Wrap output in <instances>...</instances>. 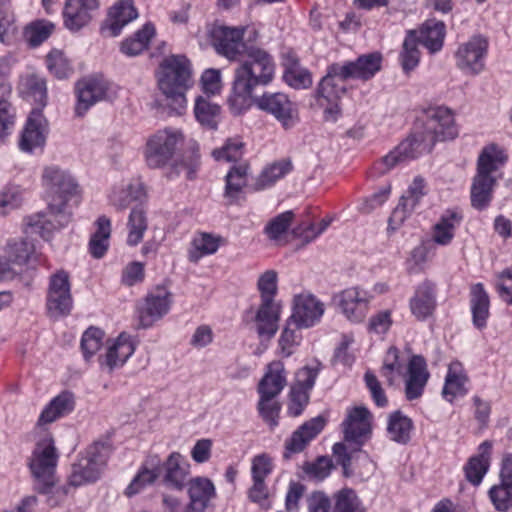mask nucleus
Returning <instances> with one entry per match:
<instances>
[{
  "label": "nucleus",
  "mask_w": 512,
  "mask_h": 512,
  "mask_svg": "<svg viewBox=\"0 0 512 512\" xmlns=\"http://www.w3.org/2000/svg\"><path fill=\"white\" fill-rule=\"evenodd\" d=\"M344 441L356 451L371 434V413L364 406L351 409L342 423Z\"/></svg>",
  "instance_id": "dca6fc26"
},
{
  "label": "nucleus",
  "mask_w": 512,
  "mask_h": 512,
  "mask_svg": "<svg viewBox=\"0 0 512 512\" xmlns=\"http://www.w3.org/2000/svg\"><path fill=\"white\" fill-rule=\"evenodd\" d=\"M373 296L360 287L344 289L334 297L337 306L347 320L352 323L362 322L368 311Z\"/></svg>",
  "instance_id": "4468645a"
},
{
  "label": "nucleus",
  "mask_w": 512,
  "mask_h": 512,
  "mask_svg": "<svg viewBox=\"0 0 512 512\" xmlns=\"http://www.w3.org/2000/svg\"><path fill=\"white\" fill-rule=\"evenodd\" d=\"M223 242L224 238L219 235L198 232L191 242V249L188 252L189 261L197 263L202 257L215 254Z\"/></svg>",
  "instance_id": "e433bc0d"
},
{
  "label": "nucleus",
  "mask_w": 512,
  "mask_h": 512,
  "mask_svg": "<svg viewBox=\"0 0 512 512\" xmlns=\"http://www.w3.org/2000/svg\"><path fill=\"white\" fill-rule=\"evenodd\" d=\"M138 17L132 0H119L109 10L107 29L110 36H118L124 26Z\"/></svg>",
  "instance_id": "473e14b6"
},
{
  "label": "nucleus",
  "mask_w": 512,
  "mask_h": 512,
  "mask_svg": "<svg viewBox=\"0 0 512 512\" xmlns=\"http://www.w3.org/2000/svg\"><path fill=\"white\" fill-rule=\"evenodd\" d=\"M161 475L159 460H151L150 467L145 464L134 477L126 489L128 496H133L143 490L146 486L153 484Z\"/></svg>",
  "instance_id": "a18cd8bd"
},
{
  "label": "nucleus",
  "mask_w": 512,
  "mask_h": 512,
  "mask_svg": "<svg viewBox=\"0 0 512 512\" xmlns=\"http://www.w3.org/2000/svg\"><path fill=\"white\" fill-rule=\"evenodd\" d=\"M160 467L163 483L175 490H183L190 474V465L185 458L179 452H173Z\"/></svg>",
  "instance_id": "b1692460"
},
{
  "label": "nucleus",
  "mask_w": 512,
  "mask_h": 512,
  "mask_svg": "<svg viewBox=\"0 0 512 512\" xmlns=\"http://www.w3.org/2000/svg\"><path fill=\"white\" fill-rule=\"evenodd\" d=\"M182 140V133L175 129L166 128L155 132L147 139L144 149L147 166L151 169L168 168Z\"/></svg>",
  "instance_id": "0eeeda50"
},
{
  "label": "nucleus",
  "mask_w": 512,
  "mask_h": 512,
  "mask_svg": "<svg viewBox=\"0 0 512 512\" xmlns=\"http://www.w3.org/2000/svg\"><path fill=\"white\" fill-rule=\"evenodd\" d=\"M321 368L322 364L319 361H314L310 365H305L296 372V381L292 387L303 389L309 393L314 387Z\"/></svg>",
  "instance_id": "680f3d73"
},
{
  "label": "nucleus",
  "mask_w": 512,
  "mask_h": 512,
  "mask_svg": "<svg viewBox=\"0 0 512 512\" xmlns=\"http://www.w3.org/2000/svg\"><path fill=\"white\" fill-rule=\"evenodd\" d=\"M260 110L273 115L283 126L292 124L295 113L294 104L284 93H265L261 97L253 98Z\"/></svg>",
  "instance_id": "4be33fe9"
},
{
  "label": "nucleus",
  "mask_w": 512,
  "mask_h": 512,
  "mask_svg": "<svg viewBox=\"0 0 512 512\" xmlns=\"http://www.w3.org/2000/svg\"><path fill=\"white\" fill-rule=\"evenodd\" d=\"M171 303V293L165 288L157 287L155 291L146 296L144 304L139 310V326L142 328L153 326L156 321L169 312Z\"/></svg>",
  "instance_id": "6ab92c4d"
},
{
  "label": "nucleus",
  "mask_w": 512,
  "mask_h": 512,
  "mask_svg": "<svg viewBox=\"0 0 512 512\" xmlns=\"http://www.w3.org/2000/svg\"><path fill=\"white\" fill-rule=\"evenodd\" d=\"M186 486L190 510L192 512H205L216 497L213 482L206 477H195L190 479Z\"/></svg>",
  "instance_id": "c756f323"
},
{
  "label": "nucleus",
  "mask_w": 512,
  "mask_h": 512,
  "mask_svg": "<svg viewBox=\"0 0 512 512\" xmlns=\"http://www.w3.org/2000/svg\"><path fill=\"white\" fill-rule=\"evenodd\" d=\"M345 81L341 80V73L337 64L332 63L327 67L326 75L321 79L316 97L321 106H325L326 120L336 121L340 114L339 100L345 95Z\"/></svg>",
  "instance_id": "6e6552de"
},
{
  "label": "nucleus",
  "mask_w": 512,
  "mask_h": 512,
  "mask_svg": "<svg viewBox=\"0 0 512 512\" xmlns=\"http://www.w3.org/2000/svg\"><path fill=\"white\" fill-rule=\"evenodd\" d=\"M145 195L143 183L131 180L115 188L110 195V201L117 208H125L133 201L141 202Z\"/></svg>",
  "instance_id": "a19ab883"
},
{
  "label": "nucleus",
  "mask_w": 512,
  "mask_h": 512,
  "mask_svg": "<svg viewBox=\"0 0 512 512\" xmlns=\"http://www.w3.org/2000/svg\"><path fill=\"white\" fill-rule=\"evenodd\" d=\"M49 134V123L41 108L29 113L19 140V148L25 153L42 150Z\"/></svg>",
  "instance_id": "ddd939ff"
},
{
  "label": "nucleus",
  "mask_w": 512,
  "mask_h": 512,
  "mask_svg": "<svg viewBox=\"0 0 512 512\" xmlns=\"http://www.w3.org/2000/svg\"><path fill=\"white\" fill-rule=\"evenodd\" d=\"M487 48L488 42L484 37L480 35L471 37L455 52L456 66L466 74H479L484 69Z\"/></svg>",
  "instance_id": "2eb2a0df"
},
{
  "label": "nucleus",
  "mask_w": 512,
  "mask_h": 512,
  "mask_svg": "<svg viewBox=\"0 0 512 512\" xmlns=\"http://www.w3.org/2000/svg\"><path fill=\"white\" fill-rule=\"evenodd\" d=\"M418 32L408 30L399 53V62L405 74H409L419 64L421 52L419 50Z\"/></svg>",
  "instance_id": "ea45409f"
},
{
  "label": "nucleus",
  "mask_w": 512,
  "mask_h": 512,
  "mask_svg": "<svg viewBox=\"0 0 512 512\" xmlns=\"http://www.w3.org/2000/svg\"><path fill=\"white\" fill-rule=\"evenodd\" d=\"M76 90L75 112L78 116H83L92 105L105 99L107 82L101 78L83 79L77 83Z\"/></svg>",
  "instance_id": "5701e85b"
},
{
  "label": "nucleus",
  "mask_w": 512,
  "mask_h": 512,
  "mask_svg": "<svg viewBox=\"0 0 512 512\" xmlns=\"http://www.w3.org/2000/svg\"><path fill=\"white\" fill-rule=\"evenodd\" d=\"M6 253L9 260L15 264H27L34 256V243L28 238L10 240L7 243Z\"/></svg>",
  "instance_id": "de8ad7c7"
},
{
  "label": "nucleus",
  "mask_w": 512,
  "mask_h": 512,
  "mask_svg": "<svg viewBox=\"0 0 512 512\" xmlns=\"http://www.w3.org/2000/svg\"><path fill=\"white\" fill-rule=\"evenodd\" d=\"M403 369L402 363L399 361V350L395 347H390L384 358V363L381 368V376L387 380L388 385L392 386L395 382V375L401 374Z\"/></svg>",
  "instance_id": "bf43d9fd"
},
{
  "label": "nucleus",
  "mask_w": 512,
  "mask_h": 512,
  "mask_svg": "<svg viewBox=\"0 0 512 512\" xmlns=\"http://www.w3.org/2000/svg\"><path fill=\"white\" fill-rule=\"evenodd\" d=\"M58 453L54 440L46 436L36 443L32 452L29 467L36 481V489L40 493H48L55 484V469Z\"/></svg>",
  "instance_id": "39448f33"
},
{
  "label": "nucleus",
  "mask_w": 512,
  "mask_h": 512,
  "mask_svg": "<svg viewBox=\"0 0 512 512\" xmlns=\"http://www.w3.org/2000/svg\"><path fill=\"white\" fill-rule=\"evenodd\" d=\"M49 71L59 79L67 78L72 73V67L63 52L51 51L46 57Z\"/></svg>",
  "instance_id": "e2e57ef3"
},
{
  "label": "nucleus",
  "mask_w": 512,
  "mask_h": 512,
  "mask_svg": "<svg viewBox=\"0 0 512 512\" xmlns=\"http://www.w3.org/2000/svg\"><path fill=\"white\" fill-rule=\"evenodd\" d=\"M278 273L275 270H267L262 273L257 281V289L261 300H275L278 290Z\"/></svg>",
  "instance_id": "69168bd1"
},
{
  "label": "nucleus",
  "mask_w": 512,
  "mask_h": 512,
  "mask_svg": "<svg viewBox=\"0 0 512 512\" xmlns=\"http://www.w3.org/2000/svg\"><path fill=\"white\" fill-rule=\"evenodd\" d=\"M55 26L46 20H37L28 24L24 29V38L32 47H37L52 34Z\"/></svg>",
  "instance_id": "8fccbe9b"
},
{
  "label": "nucleus",
  "mask_w": 512,
  "mask_h": 512,
  "mask_svg": "<svg viewBox=\"0 0 512 512\" xmlns=\"http://www.w3.org/2000/svg\"><path fill=\"white\" fill-rule=\"evenodd\" d=\"M5 96L0 97V140L11 133L16 121V110Z\"/></svg>",
  "instance_id": "0e129e2a"
},
{
  "label": "nucleus",
  "mask_w": 512,
  "mask_h": 512,
  "mask_svg": "<svg viewBox=\"0 0 512 512\" xmlns=\"http://www.w3.org/2000/svg\"><path fill=\"white\" fill-rule=\"evenodd\" d=\"M75 406V400L72 393L64 391L54 397L41 412L37 425L44 426L50 424L57 419L69 414Z\"/></svg>",
  "instance_id": "f704fd0d"
},
{
  "label": "nucleus",
  "mask_w": 512,
  "mask_h": 512,
  "mask_svg": "<svg viewBox=\"0 0 512 512\" xmlns=\"http://www.w3.org/2000/svg\"><path fill=\"white\" fill-rule=\"evenodd\" d=\"M244 143L240 138H229L224 145L212 152L217 161L236 162L243 157Z\"/></svg>",
  "instance_id": "6e6d98bb"
},
{
  "label": "nucleus",
  "mask_w": 512,
  "mask_h": 512,
  "mask_svg": "<svg viewBox=\"0 0 512 512\" xmlns=\"http://www.w3.org/2000/svg\"><path fill=\"white\" fill-rule=\"evenodd\" d=\"M326 226H265L264 233L277 245L295 242L303 247L321 235Z\"/></svg>",
  "instance_id": "f3484780"
},
{
  "label": "nucleus",
  "mask_w": 512,
  "mask_h": 512,
  "mask_svg": "<svg viewBox=\"0 0 512 512\" xmlns=\"http://www.w3.org/2000/svg\"><path fill=\"white\" fill-rule=\"evenodd\" d=\"M234 71L228 104L233 114L239 115L250 108L257 87L269 85L275 76L274 58L264 49L249 46L238 59Z\"/></svg>",
  "instance_id": "f257e3e1"
},
{
  "label": "nucleus",
  "mask_w": 512,
  "mask_h": 512,
  "mask_svg": "<svg viewBox=\"0 0 512 512\" xmlns=\"http://www.w3.org/2000/svg\"><path fill=\"white\" fill-rule=\"evenodd\" d=\"M221 108L203 96L196 98L194 114L197 121L209 129H216L219 121Z\"/></svg>",
  "instance_id": "c03bdc74"
},
{
  "label": "nucleus",
  "mask_w": 512,
  "mask_h": 512,
  "mask_svg": "<svg viewBox=\"0 0 512 512\" xmlns=\"http://www.w3.org/2000/svg\"><path fill=\"white\" fill-rule=\"evenodd\" d=\"M19 93L38 104V108H43L46 105L47 88L45 80L36 74H26L21 77L19 86Z\"/></svg>",
  "instance_id": "58836bf2"
},
{
  "label": "nucleus",
  "mask_w": 512,
  "mask_h": 512,
  "mask_svg": "<svg viewBox=\"0 0 512 512\" xmlns=\"http://www.w3.org/2000/svg\"><path fill=\"white\" fill-rule=\"evenodd\" d=\"M111 226H98L91 234L89 240V252L95 259H101L110 246Z\"/></svg>",
  "instance_id": "5fc2aeb1"
},
{
  "label": "nucleus",
  "mask_w": 512,
  "mask_h": 512,
  "mask_svg": "<svg viewBox=\"0 0 512 512\" xmlns=\"http://www.w3.org/2000/svg\"><path fill=\"white\" fill-rule=\"evenodd\" d=\"M333 512H365L356 492L348 487L342 488L333 495Z\"/></svg>",
  "instance_id": "49530a36"
},
{
  "label": "nucleus",
  "mask_w": 512,
  "mask_h": 512,
  "mask_svg": "<svg viewBox=\"0 0 512 512\" xmlns=\"http://www.w3.org/2000/svg\"><path fill=\"white\" fill-rule=\"evenodd\" d=\"M332 467L333 464L329 458L319 457L313 463H306L303 471L310 479L322 481L330 474Z\"/></svg>",
  "instance_id": "774afa93"
},
{
  "label": "nucleus",
  "mask_w": 512,
  "mask_h": 512,
  "mask_svg": "<svg viewBox=\"0 0 512 512\" xmlns=\"http://www.w3.org/2000/svg\"><path fill=\"white\" fill-rule=\"evenodd\" d=\"M470 309L473 325L479 330L486 328L490 316V298L482 283L471 287Z\"/></svg>",
  "instance_id": "72a5a7b5"
},
{
  "label": "nucleus",
  "mask_w": 512,
  "mask_h": 512,
  "mask_svg": "<svg viewBox=\"0 0 512 512\" xmlns=\"http://www.w3.org/2000/svg\"><path fill=\"white\" fill-rule=\"evenodd\" d=\"M433 146V138L428 139L424 132L416 128L398 146L376 162L374 169L378 174H385L399 164L409 162L426 152H430Z\"/></svg>",
  "instance_id": "423d86ee"
},
{
  "label": "nucleus",
  "mask_w": 512,
  "mask_h": 512,
  "mask_svg": "<svg viewBox=\"0 0 512 512\" xmlns=\"http://www.w3.org/2000/svg\"><path fill=\"white\" fill-rule=\"evenodd\" d=\"M98 8L97 0H66L63 10L64 24L71 31H78L91 20V12Z\"/></svg>",
  "instance_id": "7c9ffc66"
},
{
  "label": "nucleus",
  "mask_w": 512,
  "mask_h": 512,
  "mask_svg": "<svg viewBox=\"0 0 512 512\" xmlns=\"http://www.w3.org/2000/svg\"><path fill=\"white\" fill-rule=\"evenodd\" d=\"M287 384L284 363L280 360L270 362L258 383L257 391L260 398H276Z\"/></svg>",
  "instance_id": "393cba45"
},
{
  "label": "nucleus",
  "mask_w": 512,
  "mask_h": 512,
  "mask_svg": "<svg viewBox=\"0 0 512 512\" xmlns=\"http://www.w3.org/2000/svg\"><path fill=\"white\" fill-rule=\"evenodd\" d=\"M430 378L427 363L421 355H413L408 364L404 375L405 388L404 393L408 401L419 399Z\"/></svg>",
  "instance_id": "412c9836"
},
{
  "label": "nucleus",
  "mask_w": 512,
  "mask_h": 512,
  "mask_svg": "<svg viewBox=\"0 0 512 512\" xmlns=\"http://www.w3.org/2000/svg\"><path fill=\"white\" fill-rule=\"evenodd\" d=\"M325 424L326 420L322 416H317L303 423L286 441L284 457L288 458L291 453L302 452L309 442L324 429Z\"/></svg>",
  "instance_id": "c85d7f7f"
},
{
  "label": "nucleus",
  "mask_w": 512,
  "mask_h": 512,
  "mask_svg": "<svg viewBox=\"0 0 512 512\" xmlns=\"http://www.w3.org/2000/svg\"><path fill=\"white\" fill-rule=\"evenodd\" d=\"M134 351L135 345L130 336L121 333L108 347L106 354L99 357V364L102 369H107L110 373L114 369L123 366Z\"/></svg>",
  "instance_id": "bb28decb"
},
{
  "label": "nucleus",
  "mask_w": 512,
  "mask_h": 512,
  "mask_svg": "<svg viewBox=\"0 0 512 512\" xmlns=\"http://www.w3.org/2000/svg\"><path fill=\"white\" fill-rule=\"evenodd\" d=\"M467 381L468 378L463 371L461 363L452 362L449 365L442 390L444 398L452 402L455 397L465 395L467 393V389L465 388Z\"/></svg>",
  "instance_id": "4c0bfd02"
},
{
  "label": "nucleus",
  "mask_w": 512,
  "mask_h": 512,
  "mask_svg": "<svg viewBox=\"0 0 512 512\" xmlns=\"http://www.w3.org/2000/svg\"><path fill=\"white\" fill-rule=\"evenodd\" d=\"M154 35V25L146 23L132 37L126 38L121 42L120 51L128 57L138 56L148 48L150 40Z\"/></svg>",
  "instance_id": "79ce46f5"
},
{
  "label": "nucleus",
  "mask_w": 512,
  "mask_h": 512,
  "mask_svg": "<svg viewBox=\"0 0 512 512\" xmlns=\"http://www.w3.org/2000/svg\"><path fill=\"white\" fill-rule=\"evenodd\" d=\"M47 311L51 317L70 314L73 307L69 275L59 271L50 278L47 294Z\"/></svg>",
  "instance_id": "f8f14e48"
},
{
  "label": "nucleus",
  "mask_w": 512,
  "mask_h": 512,
  "mask_svg": "<svg viewBox=\"0 0 512 512\" xmlns=\"http://www.w3.org/2000/svg\"><path fill=\"white\" fill-rule=\"evenodd\" d=\"M17 26L15 16L7 8L0 6V43L12 45L15 41Z\"/></svg>",
  "instance_id": "052dcab7"
},
{
  "label": "nucleus",
  "mask_w": 512,
  "mask_h": 512,
  "mask_svg": "<svg viewBox=\"0 0 512 512\" xmlns=\"http://www.w3.org/2000/svg\"><path fill=\"white\" fill-rule=\"evenodd\" d=\"M281 304L275 300H261L255 315L256 331L261 338L272 339L278 331Z\"/></svg>",
  "instance_id": "a878e982"
},
{
  "label": "nucleus",
  "mask_w": 512,
  "mask_h": 512,
  "mask_svg": "<svg viewBox=\"0 0 512 512\" xmlns=\"http://www.w3.org/2000/svg\"><path fill=\"white\" fill-rule=\"evenodd\" d=\"M341 73V80L349 79L368 81L373 78L381 69L382 55L379 52H372L359 56L354 61L336 63Z\"/></svg>",
  "instance_id": "a211bd4d"
},
{
  "label": "nucleus",
  "mask_w": 512,
  "mask_h": 512,
  "mask_svg": "<svg viewBox=\"0 0 512 512\" xmlns=\"http://www.w3.org/2000/svg\"><path fill=\"white\" fill-rule=\"evenodd\" d=\"M507 161L505 152L495 144L483 148L477 161V173L473 178L470 199L471 205L477 210L489 206L497 178L494 176Z\"/></svg>",
  "instance_id": "20e7f679"
},
{
  "label": "nucleus",
  "mask_w": 512,
  "mask_h": 512,
  "mask_svg": "<svg viewBox=\"0 0 512 512\" xmlns=\"http://www.w3.org/2000/svg\"><path fill=\"white\" fill-rule=\"evenodd\" d=\"M324 313V304L312 294H299L294 297L293 313L288 325L294 323L297 328H308L318 322Z\"/></svg>",
  "instance_id": "aec40b11"
},
{
  "label": "nucleus",
  "mask_w": 512,
  "mask_h": 512,
  "mask_svg": "<svg viewBox=\"0 0 512 512\" xmlns=\"http://www.w3.org/2000/svg\"><path fill=\"white\" fill-rule=\"evenodd\" d=\"M199 165V155L196 153L183 155L181 158H177L175 156L172 163H170L168 166L169 172L167 176L169 178H173L180 175L181 173H185L187 179H194Z\"/></svg>",
  "instance_id": "09e8293b"
},
{
  "label": "nucleus",
  "mask_w": 512,
  "mask_h": 512,
  "mask_svg": "<svg viewBox=\"0 0 512 512\" xmlns=\"http://www.w3.org/2000/svg\"><path fill=\"white\" fill-rule=\"evenodd\" d=\"M42 183L45 188L47 208L30 217L27 224H52L71 220L72 208L81 200V189L74 176L57 165L44 168Z\"/></svg>",
  "instance_id": "f03ea898"
},
{
  "label": "nucleus",
  "mask_w": 512,
  "mask_h": 512,
  "mask_svg": "<svg viewBox=\"0 0 512 512\" xmlns=\"http://www.w3.org/2000/svg\"><path fill=\"white\" fill-rule=\"evenodd\" d=\"M104 331L98 327H89L82 335L81 350L86 360L95 355L103 344Z\"/></svg>",
  "instance_id": "4d7b16f0"
},
{
  "label": "nucleus",
  "mask_w": 512,
  "mask_h": 512,
  "mask_svg": "<svg viewBox=\"0 0 512 512\" xmlns=\"http://www.w3.org/2000/svg\"><path fill=\"white\" fill-rule=\"evenodd\" d=\"M417 128L424 132L428 139L433 138V144L454 139L458 135L452 111L443 106L429 108L422 126Z\"/></svg>",
  "instance_id": "9d476101"
},
{
  "label": "nucleus",
  "mask_w": 512,
  "mask_h": 512,
  "mask_svg": "<svg viewBox=\"0 0 512 512\" xmlns=\"http://www.w3.org/2000/svg\"><path fill=\"white\" fill-rule=\"evenodd\" d=\"M416 31L418 32V42L431 54H435L442 49L446 36L444 22L428 19Z\"/></svg>",
  "instance_id": "2f4dec72"
},
{
  "label": "nucleus",
  "mask_w": 512,
  "mask_h": 512,
  "mask_svg": "<svg viewBox=\"0 0 512 512\" xmlns=\"http://www.w3.org/2000/svg\"><path fill=\"white\" fill-rule=\"evenodd\" d=\"M245 29L230 28L222 25H213L209 30L211 43L218 54L229 60H238L249 48L243 42Z\"/></svg>",
  "instance_id": "9b49d317"
},
{
  "label": "nucleus",
  "mask_w": 512,
  "mask_h": 512,
  "mask_svg": "<svg viewBox=\"0 0 512 512\" xmlns=\"http://www.w3.org/2000/svg\"><path fill=\"white\" fill-rule=\"evenodd\" d=\"M488 495L497 511L507 512L512 508V484L500 479L489 489Z\"/></svg>",
  "instance_id": "3c124183"
},
{
  "label": "nucleus",
  "mask_w": 512,
  "mask_h": 512,
  "mask_svg": "<svg viewBox=\"0 0 512 512\" xmlns=\"http://www.w3.org/2000/svg\"><path fill=\"white\" fill-rule=\"evenodd\" d=\"M107 458L108 447L105 444L95 443L90 446L86 455L73 465L69 477L70 484L77 487L96 481L106 465Z\"/></svg>",
  "instance_id": "1a4fd4ad"
},
{
  "label": "nucleus",
  "mask_w": 512,
  "mask_h": 512,
  "mask_svg": "<svg viewBox=\"0 0 512 512\" xmlns=\"http://www.w3.org/2000/svg\"><path fill=\"white\" fill-rule=\"evenodd\" d=\"M342 220L343 219L341 218L340 214L337 213L327 214L320 220H316L314 216L308 220L297 219L295 213L291 210H288L275 216L267 224H290L293 221H298V224H332L333 222Z\"/></svg>",
  "instance_id": "13d9d810"
},
{
  "label": "nucleus",
  "mask_w": 512,
  "mask_h": 512,
  "mask_svg": "<svg viewBox=\"0 0 512 512\" xmlns=\"http://www.w3.org/2000/svg\"><path fill=\"white\" fill-rule=\"evenodd\" d=\"M159 90L176 111L186 106V92L193 85L190 61L183 55L164 58L156 72Z\"/></svg>",
  "instance_id": "7ed1b4c3"
},
{
  "label": "nucleus",
  "mask_w": 512,
  "mask_h": 512,
  "mask_svg": "<svg viewBox=\"0 0 512 512\" xmlns=\"http://www.w3.org/2000/svg\"><path fill=\"white\" fill-rule=\"evenodd\" d=\"M412 428V420L400 411H395L389 416L387 432L389 438L394 442L407 444L411 438Z\"/></svg>",
  "instance_id": "37998d69"
},
{
  "label": "nucleus",
  "mask_w": 512,
  "mask_h": 512,
  "mask_svg": "<svg viewBox=\"0 0 512 512\" xmlns=\"http://www.w3.org/2000/svg\"><path fill=\"white\" fill-rule=\"evenodd\" d=\"M411 313L419 321L431 317L436 309V287L431 281L420 283L409 301Z\"/></svg>",
  "instance_id": "cd10ccee"
},
{
  "label": "nucleus",
  "mask_w": 512,
  "mask_h": 512,
  "mask_svg": "<svg viewBox=\"0 0 512 512\" xmlns=\"http://www.w3.org/2000/svg\"><path fill=\"white\" fill-rule=\"evenodd\" d=\"M283 78L289 86L295 89H306L312 85L310 72L301 67L296 60L286 66Z\"/></svg>",
  "instance_id": "603ef678"
},
{
  "label": "nucleus",
  "mask_w": 512,
  "mask_h": 512,
  "mask_svg": "<svg viewBox=\"0 0 512 512\" xmlns=\"http://www.w3.org/2000/svg\"><path fill=\"white\" fill-rule=\"evenodd\" d=\"M249 166L246 163L234 165L225 177L224 197L228 203L233 204L243 199V188L248 182Z\"/></svg>",
  "instance_id": "c9c22d12"
},
{
  "label": "nucleus",
  "mask_w": 512,
  "mask_h": 512,
  "mask_svg": "<svg viewBox=\"0 0 512 512\" xmlns=\"http://www.w3.org/2000/svg\"><path fill=\"white\" fill-rule=\"evenodd\" d=\"M488 467V457H472L465 466L467 480L474 485L480 484Z\"/></svg>",
  "instance_id": "338daca9"
},
{
  "label": "nucleus",
  "mask_w": 512,
  "mask_h": 512,
  "mask_svg": "<svg viewBox=\"0 0 512 512\" xmlns=\"http://www.w3.org/2000/svg\"><path fill=\"white\" fill-rule=\"evenodd\" d=\"M291 170V163L289 161H281L273 163L272 165L265 168L256 182V189L262 190L272 184L278 179L282 178Z\"/></svg>",
  "instance_id": "864d4df0"
}]
</instances>
